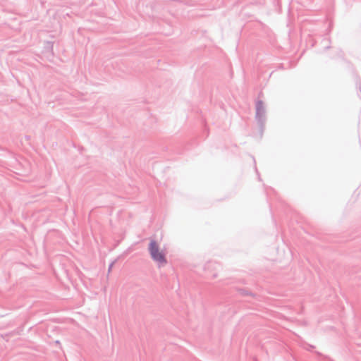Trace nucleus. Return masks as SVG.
<instances>
[{
    "label": "nucleus",
    "mask_w": 361,
    "mask_h": 361,
    "mask_svg": "<svg viewBox=\"0 0 361 361\" xmlns=\"http://www.w3.org/2000/svg\"><path fill=\"white\" fill-rule=\"evenodd\" d=\"M255 119L261 130H263L267 120L266 109L264 102L262 100H257L255 104Z\"/></svg>",
    "instance_id": "f03ea898"
},
{
    "label": "nucleus",
    "mask_w": 361,
    "mask_h": 361,
    "mask_svg": "<svg viewBox=\"0 0 361 361\" xmlns=\"http://www.w3.org/2000/svg\"><path fill=\"white\" fill-rule=\"evenodd\" d=\"M152 259L159 263L166 264V259L164 252L159 251V247L155 240L151 239L148 247Z\"/></svg>",
    "instance_id": "f257e3e1"
},
{
    "label": "nucleus",
    "mask_w": 361,
    "mask_h": 361,
    "mask_svg": "<svg viewBox=\"0 0 361 361\" xmlns=\"http://www.w3.org/2000/svg\"><path fill=\"white\" fill-rule=\"evenodd\" d=\"M112 267H113V263H111V264L109 265V271L111 269Z\"/></svg>",
    "instance_id": "7ed1b4c3"
}]
</instances>
